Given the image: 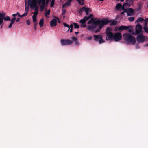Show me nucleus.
<instances>
[{"mask_svg":"<svg viewBox=\"0 0 148 148\" xmlns=\"http://www.w3.org/2000/svg\"><path fill=\"white\" fill-rule=\"evenodd\" d=\"M109 22V21L105 19L95 21L92 18L88 22V24L90 25L88 26L87 29L91 32L95 31V32H97L104 25L107 24Z\"/></svg>","mask_w":148,"mask_h":148,"instance_id":"f257e3e1","label":"nucleus"},{"mask_svg":"<svg viewBox=\"0 0 148 148\" xmlns=\"http://www.w3.org/2000/svg\"><path fill=\"white\" fill-rule=\"evenodd\" d=\"M124 40L128 44H134L136 42L135 38L132 36L127 33H125L123 34Z\"/></svg>","mask_w":148,"mask_h":148,"instance_id":"f03ea898","label":"nucleus"},{"mask_svg":"<svg viewBox=\"0 0 148 148\" xmlns=\"http://www.w3.org/2000/svg\"><path fill=\"white\" fill-rule=\"evenodd\" d=\"M71 39L72 40V41L70 40H61L60 42L61 44L62 45H70L73 42V41L75 42V45H79V43L76 38L72 37L71 38Z\"/></svg>","mask_w":148,"mask_h":148,"instance_id":"7ed1b4c3","label":"nucleus"},{"mask_svg":"<svg viewBox=\"0 0 148 148\" xmlns=\"http://www.w3.org/2000/svg\"><path fill=\"white\" fill-rule=\"evenodd\" d=\"M127 5H128L129 6L130 5H129V4L127 3H124L122 5V9L123 10L124 12H126L128 16H132L133 15L134 13V11L132 9L130 8L129 9H125V6Z\"/></svg>","mask_w":148,"mask_h":148,"instance_id":"20e7f679","label":"nucleus"},{"mask_svg":"<svg viewBox=\"0 0 148 148\" xmlns=\"http://www.w3.org/2000/svg\"><path fill=\"white\" fill-rule=\"evenodd\" d=\"M106 32L107 34L106 40H113L114 34L112 32V29L110 28H108L106 30Z\"/></svg>","mask_w":148,"mask_h":148,"instance_id":"39448f33","label":"nucleus"},{"mask_svg":"<svg viewBox=\"0 0 148 148\" xmlns=\"http://www.w3.org/2000/svg\"><path fill=\"white\" fill-rule=\"evenodd\" d=\"M142 28L141 25L138 24L136 25L135 29V32L132 33V34L134 35H139V34H142L143 32L142 30Z\"/></svg>","mask_w":148,"mask_h":148,"instance_id":"423d86ee","label":"nucleus"},{"mask_svg":"<svg viewBox=\"0 0 148 148\" xmlns=\"http://www.w3.org/2000/svg\"><path fill=\"white\" fill-rule=\"evenodd\" d=\"M5 14L4 12L0 13V25L3 23V20L5 21H10L11 20L9 16H7L5 17Z\"/></svg>","mask_w":148,"mask_h":148,"instance_id":"0eeeda50","label":"nucleus"},{"mask_svg":"<svg viewBox=\"0 0 148 148\" xmlns=\"http://www.w3.org/2000/svg\"><path fill=\"white\" fill-rule=\"evenodd\" d=\"M113 40L115 42L121 40L122 38L121 34L120 32H117L114 34Z\"/></svg>","mask_w":148,"mask_h":148,"instance_id":"6e6552de","label":"nucleus"},{"mask_svg":"<svg viewBox=\"0 0 148 148\" xmlns=\"http://www.w3.org/2000/svg\"><path fill=\"white\" fill-rule=\"evenodd\" d=\"M147 38V37L143 35H138L136 38V40L139 43H143Z\"/></svg>","mask_w":148,"mask_h":148,"instance_id":"1a4fd4ad","label":"nucleus"},{"mask_svg":"<svg viewBox=\"0 0 148 148\" xmlns=\"http://www.w3.org/2000/svg\"><path fill=\"white\" fill-rule=\"evenodd\" d=\"M93 36L95 40L96 41H98L99 44H101L105 42V41L102 38L101 36L94 35Z\"/></svg>","mask_w":148,"mask_h":148,"instance_id":"9d476101","label":"nucleus"},{"mask_svg":"<svg viewBox=\"0 0 148 148\" xmlns=\"http://www.w3.org/2000/svg\"><path fill=\"white\" fill-rule=\"evenodd\" d=\"M93 16V15L92 14H90L88 16H85L84 17V18L81 19L80 21L79 22L82 24L85 23L86 21L90 19V18H92Z\"/></svg>","mask_w":148,"mask_h":148,"instance_id":"9b49d317","label":"nucleus"},{"mask_svg":"<svg viewBox=\"0 0 148 148\" xmlns=\"http://www.w3.org/2000/svg\"><path fill=\"white\" fill-rule=\"evenodd\" d=\"M25 13L23 14L22 15H19V17H23L27 15L28 11V7H26V3H25Z\"/></svg>","mask_w":148,"mask_h":148,"instance_id":"f8f14e48","label":"nucleus"},{"mask_svg":"<svg viewBox=\"0 0 148 148\" xmlns=\"http://www.w3.org/2000/svg\"><path fill=\"white\" fill-rule=\"evenodd\" d=\"M57 20L56 19H53L50 22V26L51 27L56 26L57 25Z\"/></svg>","mask_w":148,"mask_h":148,"instance_id":"ddd939ff","label":"nucleus"},{"mask_svg":"<svg viewBox=\"0 0 148 148\" xmlns=\"http://www.w3.org/2000/svg\"><path fill=\"white\" fill-rule=\"evenodd\" d=\"M130 26H121L119 27L118 28V30H127L129 29Z\"/></svg>","mask_w":148,"mask_h":148,"instance_id":"4468645a","label":"nucleus"},{"mask_svg":"<svg viewBox=\"0 0 148 148\" xmlns=\"http://www.w3.org/2000/svg\"><path fill=\"white\" fill-rule=\"evenodd\" d=\"M16 18H13L10 21V23L8 26V28H10L12 27V25L14 23L15 20H16Z\"/></svg>","mask_w":148,"mask_h":148,"instance_id":"2eb2a0df","label":"nucleus"},{"mask_svg":"<svg viewBox=\"0 0 148 148\" xmlns=\"http://www.w3.org/2000/svg\"><path fill=\"white\" fill-rule=\"evenodd\" d=\"M16 18H13L10 21V23L8 26V28H10L12 27V25L14 23L15 20H16Z\"/></svg>","mask_w":148,"mask_h":148,"instance_id":"dca6fc26","label":"nucleus"},{"mask_svg":"<svg viewBox=\"0 0 148 148\" xmlns=\"http://www.w3.org/2000/svg\"><path fill=\"white\" fill-rule=\"evenodd\" d=\"M38 7H36L35 8V9H34V11L33 13L34 15L33 16L37 17V16L38 14Z\"/></svg>","mask_w":148,"mask_h":148,"instance_id":"f3484780","label":"nucleus"},{"mask_svg":"<svg viewBox=\"0 0 148 148\" xmlns=\"http://www.w3.org/2000/svg\"><path fill=\"white\" fill-rule=\"evenodd\" d=\"M84 11L86 15L88 14L89 13L91 12V10L88 7H85Z\"/></svg>","mask_w":148,"mask_h":148,"instance_id":"a211bd4d","label":"nucleus"},{"mask_svg":"<svg viewBox=\"0 0 148 148\" xmlns=\"http://www.w3.org/2000/svg\"><path fill=\"white\" fill-rule=\"evenodd\" d=\"M72 1V0H68V1L66 2L63 5V7L68 6L70 4L71 2Z\"/></svg>","mask_w":148,"mask_h":148,"instance_id":"6ab92c4d","label":"nucleus"},{"mask_svg":"<svg viewBox=\"0 0 148 148\" xmlns=\"http://www.w3.org/2000/svg\"><path fill=\"white\" fill-rule=\"evenodd\" d=\"M44 22V19L43 18H42L40 20L39 23V25L40 27H42L43 26Z\"/></svg>","mask_w":148,"mask_h":148,"instance_id":"aec40b11","label":"nucleus"},{"mask_svg":"<svg viewBox=\"0 0 148 148\" xmlns=\"http://www.w3.org/2000/svg\"><path fill=\"white\" fill-rule=\"evenodd\" d=\"M50 9L48 10L47 11H46L45 13V15L46 17H47L50 14Z\"/></svg>","mask_w":148,"mask_h":148,"instance_id":"412c9836","label":"nucleus"},{"mask_svg":"<svg viewBox=\"0 0 148 148\" xmlns=\"http://www.w3.org/2000/svg\"><path fill=\"white\" fill-rule=\"evenodd\" d=\"M128 4L129 5H132L133 2L134 0H126Z\"/></svg>","mask_w":148,"mask_h":148,"instance_id":"4be33fe9","label":"nucleus"},{"mask_svg":"<svg viewBox=\"0 0 148 148\" xmlns=\"http://www.w3.org/2000/svg\"><path fill=\"white\" fill-rule=\"evenodd\" d=\"M108 20L109 21V20ZM109 21L110 22H110L111 24L112 25H115L117 23L116 21H110V20H109Z\"/></svg>","mask_w":148,"mask_h":148,"instance_id":"5701e85b","label":"nucleus"},{"mask_svg":"<svg viewBox=\"0 0 148 148\" xmlns=\"http://www.w3.org/2000/svg\"><path fill=\"white\" fill-rule=\"evenodd\" d=\"M144 21V19L143 18L141 17H139L137 19V20L136 21V22L143 21Z\"/></svg>","mask_w":148,"mask_h":148,"instance_id":"b1692460","label":"nucleus"},{"mask_svg":"<svg viewBox=\"0 0 148 148\" xmlns=\"http://www.w3.org/2000/svg\"><path fill=\"white\" fill-rule=\"evenodd\" d=\"M77 1L81 5L84 4V0H77Z\"/></svg>","mask_w":148,"mask_h":148,"instance_id":"393cba45","label":"nucleus"},{"mask_svg":"<svg viewBox=\"0 0 148 148\" xmlns=\"http://www.w3.org/2000/svg\"><path fill=\"white\" fill-rule=\"evenodd\" d=\"M144 31L147 33H148V27L147 26H144L143 27Z\"/></svg>","mask_w":148,"mask_h":148,"instance_id":"a878e982","label":"nucleus"},{"mask_svg":"<svg viewBox=\"0 0 148 148\" xmlns=\"http://www.w3.org/2000/svg\"><path fill=\"white\" fill-rule=\"evenodd\" d=\"M85 9V7H83L81 8L79 10V13L80 14H82V12L84 11Z\"/></svg>","mask_w":148,"mask_h":148,"instance_id":"bb28decb","label":"nucleus"},{"mask_svg":"<svg viewBox=\"0 0 148 148\" xmlns=\"http://www.w3.org/2000/svg\"><path fill=\"white\" fill-rule=\"evenodd\" d=\"M122 6H121V4L120 3H118L116 5V8L117 9H119L120 8H122Z\"/></svg>","mask_w":148,"mask_h":148,"instance_id":"cd10ccee","label":"nucleus"},{"mask_svg":"<svg viewBox=\"0 0 148 148\" xmlns=\"http://www.w3.org/2000/svg\"><path fill=\"white\" fill-rule=\"evenodd\" d=\"M128 20L130 22H133L134 21V18L133 17H130L128 18Z\"/></svg>","mask_w":148,"mask_h":148,"instance_id":"c85d7f7f","label":"nucleus"},{"mask_svg":"<svg viewBox=\"0 0 148 148\" xmlns=\"http://www.w3.org/2000/svg\"><path fill=\"white\" fill-rule=\"evenodd\" d=\"M143 21L144 22V24L145 25V26H147V21H148V18H147L145 20H144Z\"/></svg>","mask_w":148,"mask_h":148,"instance_id":"c756f323","label":"nucleus"},{"mask_svg":"<svg viewBox=\"0 0 148 148\" xmlns=\"http://www.w3.org/2000/svg\"><path fill=\"white\" fill-rule=\"evenodd\" d=\"M63 24L64 25L65 27H66L68 28V29H67V31H68L69 30V29H70L69 26L67 24L65 23H64Z\"/></svg>","mask_w":148,"mask_h":148,"instance_id":"7c9ffc66","label":"nucleus"},{"mask_svg":"<svg viewBox=\"0 0 148 148\" xmlns=\"http://www.w3.org/2000/svg\"><path fill=\"white\" fill-rule=\"evenodd\" d=\"M63 24L64 25L65 27H66L68 28V29H67V31H68L69 30V29H70L69 26L67 24L65 23H64Z\"/></svg>","mask_w":148,"mask_h":148,"instance_id":"2f4dec72","label":"nucleus"},{"mask_svg":"<svg viewBox=\"0 0 148 148\" xmlns=\"http://www.w3.org/2000/svg\"><path fill=\"white\" fill-rule=\"evenodd\" d=\"M73 25L74 26L75 28H79V26L77 25V24L75 23H73Z\"/></svg>","mask_w":148,"mask_h":148,"instance_id":"473e14b6","label":"nucleus"},{"mask_svg":"<svg viewBox=\"0 0 148 148\" xmlns=\"http://www.w3.org/2000/svg\"><path fill=\"white\" fill-rule=\"evenodd\" d=\"M54 0H52L51 1L50 5L51 7H52L54 4Z\"/></svg>","mask_w":148,"mask_h":148,"instance_id":"72a5a7b5","label":"nucleus"},{"mask_svg":"<svg viewBox=\"0 0 148 148\" xmlns=\"http://www.w3.org/2000/svg\"><path fill=\"white\" fill-rule=\"evenodd\" d=\"M33 21L34 22H36L37 21L36 17L32 16Z\"/></svg>","mask_w":148,"mask_h":148,"instance_id":"f704fd0d","label":"nucleus"},{"mask_svg":"<svg viewBox=\"0 0 148 148\" xmlns=\"http://www.w3.org/2000/svg\"><path fill=\"white\" fill-rule=\"evenodd\" d=\"M27 23L28 25H30V21H29V20H28L27 21Z\"/></svg>","mask_w":148,"mask_h":148,"instance_id":"c9c22d12","label":"nucleus"},{"mask_svg":"<svg viewBox=\"0 0 148 148\" xmlns=\"http://www.w3.org/2000/svg\"><path fill=\"white\" fill-rule=\"evenodd\" d=\"M86 27V25L85 24L82 25H80V27Z\"/></svg>","mask_w":148,"mask_h":148,"instance_id":"e433bc0d","label":"nucleus"},{"mask_svg":"<svg viewBox=\"0 0 148 148\" xmlns=\"http://www.w3.org/2000/svg\"><path fill=\"white\" fill-rule=\"evenodd\" d=\"M132 30L133 29L132 28H130L129 29L128 31L130 32H132Z\"/></svg>","mask_w":148,"mask_h":148,"instance_id":"4c0bfd02","label":"nucleus"},{"mask_svg":"<svg viewBox=\"0 0 148 148\" xmlns=\"http://www.w3.org/2000/svg\"><path fill=\"white\" fill-rule=\"evenodd\" d=\"M12 16L13 17H14V18H15V17L17 16L16 14H14L12 15Z\"/></svg>","mask_w":148,"mask_h":148,"instance_id":"58836bf2","label":"nucleus"},{"mask_svg":"<svg viewBox=\"0 0 148 148\" xmlns=\"http://www.w3.org/2000/svg\"><path fill=\"white\" fill-rule=\"evenodd\" d=\"M69 27H70L72 29L73 27V24H71L70 25V26H69Z\"/></svg>","mask_w":148,"mask_h":148,"instance_id":"ea45409f","label":"nucleus"},{"mask_svg":"<svg viewBox=\"0 0 148 148\" xmlns=\"http://www.w3.org/2000/svg\"><path fill=\"white\" fill-rule=\"evenodd\" d=\"M20 20V18H18L16 20V22H18V21H19Z\"/></svg>","mask_w":148,"mask_h":148,"instance_id":"a19ab883","label":"nucleus"},{"mask_svg":"<svg viewBox=\"0 0 148 148\" xmlns=\"http://www.w3.org/2000/svg\"><path fill=\"white\" fill-rule=\"evenodd\" d=\"M56 20H57V21H58V22L59 23L60 22V20H59V18H56Z\"/></svg>","mask_w":148,"mask_h":148,"instance_id":"79ce46f5","label":"nucleus"},{"mask_svg":"<svg viewBox=\"0 0 148 148\" xmlns=\"http://www.w3.org/2000/svg\"><path fill=\"white\" fill-rule=\"evenodd\" d=\"M38 24L37 22H36L34 23V26H36Z\"/></svg>","mask_w":148,"mask_h":148,"instance_id":"37998d69","label":"nucleus"},{"mask_svg":"<svg viewBox=\"0 0 148 148\" xmlns=\"http://www.w3.org/2000/svg\"><path fill=\"white\" fill-rule=\"evenodd\" d=\"M92 37H89L87 38V39L89 40H90L92 39Z\"/></svg>","mask_w":148,"mask_h":148,"instance_id":"c03bdc74","label":"nucleus"},{"mask_svg":"<svg viewBox=\"0 0 148 148\" xmlns=\"http://www.w3.org/2000/svg\"><path fill=\"white\" fill-rule=\"evenodd\" d=\"M16 14L17 16L18 15L19 16V15H20L19 14V12H17L16 13Z\"/></svg>","mask_w":148,"mask_h":148,"instance_id":"a18cd8bd","label":"nucleus"},{"mask_svg":"<svg viewBox=\"0 0 148 148\" xmlns=\"http://www.w3.org/2000/svg\"><path fill=\"white\" fill-rule=\"evenodd\" d=\"M145 47H148V43H147L146 44L145 46H144Z\"/></svg>","mask_w":148,"mask_h":148,"instance_id":"49530a36","label":"nucleus"},{"mask_svg":"<svg viewBox=\"0 0 148 148\" xmlns=\"http://www.w3.org/2000/svg\"><path fill=\"white\" fill-rule=\"evenodd\" d=\"M62 10L63 11V12H64V13H65L66 10H64L63 9H62Z\"/></svg>","mask_w":148,"mask_h":148,"instance_id":"de8ad7c7","label":"nucleus"},{"mask_svg":"<svg viewBox=\"0 0 148 148\" xmlns=\"http://www.w3.org/2000/svg\"><path fill=\"white\" fill-rule=\"evenodd\" d=\"M75 33L76 35H77L79 33V32H75Z\"/></svg>","mask_w":148,"mask_h":148,"instance_id":"09e8293b","label":"nucleus"},{"mask_svg":"<svg viewBox=\"0 0 148 148\" xmlns=\"http://www.w3.org/2000/svg\"><path fill=\"white\" fill-rule=\"evenodd\" d=\"M34 29H35V30H36L37 29H36V26H34Z\"/></svg>","mask_w":148,"mask_h":148,"instance_id":"8fccbe9b","label":"nucleus"},{"mask_svg":"<svg viewBox=\"0 0 148 148\" xmlns=\"http://www.w3.org/2000/svg\"><path fill=\"white\" fill-rule=\"evenodd\" d=\"M72 31V29L71 28V29H70V32H71Z\"/></svg>","mask_w":148,"mask_h":148,"instance_id":"3c124183","label":"nucleus"},{"mask_svg":"<svg viewBox=\"0 0 148 148\" xmlns=\"http://www.w3.org/2000/svg\"><path fill=\"white\" fill-rule=\"evenodd\" d=\"M139 48V47H138V45H136V48L137 49V48Z\"/></svg>","mask_w":148,"mask_h":148,"instance_id":"603ef678","label":"nucleus"},{"mask_svg":"<svg viewBox=\"0 0 148 148\" xmlns=\"http://www.w3.org/2000/svg\"><path fill=\"white\" fill-rule=\"evenodd\" d=\"M124 12H122L121 13V14H124Z\"/></svg>","mask_w":148,"mask_h":148,"instance_id":"864d4df0","label":"nucleus"},{"mask_svg":"<svg viewBox=\"0 0 148 148\" xmlns=\"http://www.w3.org/2000/svg\"><path fill=\"white\" fill-rule=\"evenodd\" d=\"M65 14V13H64V12H63V13H62V15H64V14Z\"/></svg>","mask_w":148,"mask_h":148,"instance_id":"5fc2aeb1","label":"nucleus"},{"mask_svg":"<svg viewBox=\"0 0 148 148\" xmlns=\"http://www.w3.org/2000/svg\"><path fill=\"white\" fill-rule=\"evenodd\" d=\"M99 0L100 1H103V0Z\"/></svg>","mask_w":148,"mask_h":148,"instance_id":"6e6d98bb","label":"nucleus"},{"mask_svg":"<svg viewBox=\"0 0 148 148\" xmlns=\"http://www.w3.org/2000/svg\"><path fill=\"white\" fill-rule=\"evenodd\" d=\"M2 26H1V28H2Z\"/></svg>","mask_w":148,"mask_h":148,"instance_id":"4d7b16f0","label":"nucleus"}]
</instances>
